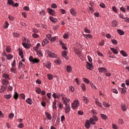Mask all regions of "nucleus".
<instances>
[{
    "label": "nucleus",
    "instance_id": "f257e3e1",
    "mask_svg": "<svg viewBox=\"0 0 129 129\" xmlns=\"http://www.w3.org/2000/svg\"><path fill=\"white\" fill-rule=\"evenodd\" d=\"M80 102L78 100H75L72 103L71 107L73 109H76V108H78V106H79V104Z\"/></svg>",
    "mask_w": 129,
    "mask_h": 129
},
{
    "label": "nucleus",
    "instance_id": "f03ea898",
    "mask_svg": "<svg viewBox=\"0 0 129 129\" xmlns=\"http://www.w3.org/2000/svg\"><path fill=\"white\" fill-rule=\"evenodd\" d=\"M89 120H90L91 124L94 125V124H96V122L98 121V118L95 115L91 117Z\"/></svg>",
    "mask_w": 129,
    "mask_h": 129
},
{
    "label": "nucleus",
    "instance_id": "7ed1b4c3",
    "mask_svg": "<svg viewBox=\"0 0 129 129\" xmlns=\"http://www.w3.org/2000/svg\"><path fill=\"white\" fill-rule=\"evenodd\" d=\"M29 61L31 62L32 64H35V63H39L40 59L38 58H34L32 56L29 57Z\"/></svg>",
    "mask_w": 129,
    "mask_h": 129
},
{
    "label": "nucleus",
    "instance_id": "20e7f679",
    "mask_svg": "<svg viewBox=\"0 0 129 129\" xmlns=\"http://www.w3.org/2000/svg\"><path fill=\"white\" fill-rule=\"evenodd\" d=\"M98 71L101 73H107V70L106 69V68L103 67L99 68Z\"/></svg>",
    "mask_w": 129,
    "mask_h": 129
},
{
    "label": "nucleus",
    "instance_id": "39448f33",
    "mask_svg": "<svg viewBox=\"0 0 129 129\" xmlns=\"http://www.w3.org/2000/svg\"><path fill=\"white\" fill-rule=\"evenodd\" d=\"M47 54L48 56L51 58H57V55L49 50L47 51Z\"/></svg>",
    "mask_w": 129,
    "mask_h": 129
},
{
    "label": "nucleus",
    "instance_id": "423d86ee",
    "mask_svg": "<svg viewBox=\"0 0 129 129\" xmlns=\"http://www.w3.org/2000/svg\"><path fill=\"white\" fill-rule=\"evenodd\" d=\"M70 110H71L70 105H66V107H65L66 113H69V112H70Z\"/></svg>",
    "mask_w": 129,
    "mask_h": 129
},
{
    "label": "nucleus",
    "instance_id": "0eeeda50",
    "mask_svg": "<svg viewBox=\"0 0 129 129\" xmlns=\"http://www.w3.org/2000/svg\"><path fill=\"white\" fill-rule=\"evenodd\" d=\"M68 54V52L66 50H63L62 52V56L63 57V58H65L66 60H68L69 58L68 56H67V54Z\"/></svg>",
    "mask_w": 129,
    "mask_h": 129
},
{
    "label": "nucleus",
    "instance_id": "6e6552de",
    "mask_svg": "<svg viewBox=\"0 0 129 129\" xmlns=\"http://www.w3.org/2000/svg\"><path fill=\"white\" fill-rule=\"evenodd\" d=\"M47 11H48V14H49V15H51V16L55 15V11H54V10L50 9V8H48Z\"/></svg>",
    "mask_w": 129,
    "mask_h": 129
},
{
    "label": "nucleus",
    "instance_id": "1a4fd4ad",
    "mask_svg": "<svg viewBox=\"0 0 129 129\" xmlns=\"http://www.w3.org/2000/svg\"><path fill=\"white\" fill-rule=\"evenodd\" d=\"M10 83L9 80H7L6 79H3L2 80V84L4 86H8V84Z\"/></svg>",
    "mask_w": 129,
    "mask_h": 129
},
{
    "label": "nucleus",
    "instance_id": "9d476101",
    "mask_svg": "<svg viewBox=\"0 0 129 129\" xmlns=\"http://www.w3.org/2000/svg\"><path fill=\"white\" fill-rule=\"evenodd\" d=\"M7 86L3 85L1 87V90H0V93H4L5 91L7 90L8 87Z\"/></svg>",
    "mask_w": 129,
    "mask_h": 129
},
{
    "label": "nucleus",
    "instance_id": "9b49d317",
    "mask_svg": "<svg viewBox=\"0 0 129 129\" xmlns=\"http://www.w3.org/2000/svg\"><path fill=\"white\" fill-rule=\"evenodd\" d=\"M82 99L85 104H88L89 103V99H88V98L87 97L83 96Z\"/></svg>",
    "mask_w": 129,
    "mask_h": 129
},
{
    "label": "nucleus",
    "instance_id": "f8f14e48",
    "mask_svg": "<svg viewBox=\"0 0 129 129\" xmlns=\"http://www.w3.org/2000/svg\"><path fill=\"white\" fill-rule=\"evenodd\" d=\"M63 100V102L65 105H69L68 103H69V102H70V99L68 98L67 97H65L64 100Z\"/></svg>",
    "mask_w": 129,
    "mask_h": 129
},
{
    "label": "nucleus",
    "instance_id": "ddd939ff",
    "mask_svg": "<svg viewBox=\"0 0 129 129\" xmlns=\"http://www.w3.org/2000/svg\"><path fill=\"white\" fill-rule=\"evenodd\" d=\"M45 114L47 119H49V120H51V119H52V115H51V114L49 113V112H45Z\"/></svg>",
    "mask_w": 129,
    "mask_h": 129
},
{
    "label": "nucleus",
    "instance_id": "4468645a",
    "mask_svg": "<svg viewBox=\"0 0 129 129\" xmlns=\"http://www.w3.org/2000/svg\"><path fill=\"white\" fill-rule=\"evenodd\" d=\"M112 27H116L118 26V22L117 20H113L112 22Z\"/></svg>",
    "mask_w": 129,
    "mask_h": 129
},
{
    "label": "nucleus",
    "instance_id": "2eb2a0df",
    "mask_svg": "<svg viewBox=\"0 0 129 129\" xmlns=\"http://www.w3.org/2000/svg\"><path fill=\"white\" fill-rule=\"evenodd\" d=\"M85 127L87 128H90V121L89 120H87L85 124Z\"/></svg>",
    "mask_w": 129,
    "mask_h": 129
},
{
    "label": "nucleus",
    "instance_id": "dca6fc26",
    "mask_svg": "<svg viewBox=\"0 0 129 129\" xmlns=\"http://www.w3.org/2000/svg\"><path fill=\"white\" fill-rule=\"evenodd\" d=\"M70 13L73 16H74L75 17L77 15V13H76V11H75V9H74V8H72L70 10Z\"/></svg>",
    "mask_w": 129,
    "mask_h": 129
},
{
    "label": "nucleus",
    "instance_id": "f3484780",
    "mask_svg": "<svg viewBox=\"0 0 129 129\" xmlns=\"http://www.w3.org/2000/svg\"><path fill=\"white\" fill-rule=\"evenodd\" d=\"M95 103L98 106H99L100 107H102V104L100 103V102H99V100L98 99H96Z\"/></svg>",
    "mask_w": 129,
    "mask_h": 129
},
{
    "label": "nucleus",
    "instance_id": "a211bd4d",
    "mask_svg": "<svg viewBox=\"0 0 129 129\" xmlns=\"http://www.w3.org/2000/svg\"><path fill=\"white\" fill-rule=\"evenodd\" d=\"M46 44H49V40H48V39L45 38L43 40L42 45L44 47V46H45L46 45Z\"/></svg>",
    "mask_w": 129,
    "mask_h": 129
},
{
    "label": "nucleus",
    "instance_id": "6ab92c4d",
    "mask_svg": "<svg viewBox=\"0 0 129 129\" xmlns=\"http://www.w3.org/2000/svg\"><path fill=\"white\" fill-rule=\"evenodd\" d=\"M121 109L123 111H126L127 108H126V106H125V104H121Z\"/></svg>",
    "mask_w": 129,
    "mask_h": 129
},
{
    "label": "nucleus",
    "instance_id": "aec40b11",
    "mask_svg": "<svg viewBox=\"0 0 129 129\" xmlns=\"http://www.w3.org/2000/svg\"><path fill=\"white\" fill-rule=\"evenodd\" d=\"M13 98H14V99H15V100H18V99H19V94L18 93V92H14Z\"/></svg>",
    "mask_w": 129,
    "mask_h": 129
},
{
    "label": "nucleus",
    "instance_id": "412c9836",
    "mask_svg": "<svg viewBox=\"0 0 129 129\" xmlns=\"http://www.w3.org/2000/svg\"><path fill=\"white\" fill-rule=\"evenodd\" d=\"M86 68L87 69H89V70H92V65L88 62H87Z\"/></svg>",
    "mask_w": 129,
    "mask_h": 129
},
{
    "label": "nucleus",
    "instance_id": "4be33fe9",
    "mask_svg": "<svg viewBox=\"0 0 129 129\" xmlns=\"http://www.w3.org/2000/svg\"><path fill=\"white\" fill-rule=\"evenodd\" d=\"M19 55L21 57L22 59H24V52H23V50L21 49V48H19Z\"/></svg>",
    "mask_w": 129,
    "mask_h": 129
},
{
    "label": "nucleus",
    "instance_id": "5701e85b",
    "mask_svg": "<svg viewBox=\"0 0 129 129\" xmlns=\"http://www.w3.org/2000/svg\"><path fill=\"white\" fill-rule=\"evenodd\" d=\"M3 77L5 78V79H7V80H11V78H10V75L8 74H4L3 75Z\"/></svg>",
    "mask_w": 129,
    "mask_h": 129
},
{
    "label": "nucleus",
    "instance_id": "b1692460",
    "mask_svg": "<svg viewBox=\"0 0 129 129\" xmlns=\"http://www.w3.org/2000/svg\"><path fill=\"white\" fill-rule=\"evenodd\" d=\"M26 102L30 105H32V104H33V100H32L30 98H27V99L26 100Z\"/></svg>",
    "mask_w": 129,
    "mask_h": 129
},
{
    "label": "nucleus",
    "instance_id": "393cba45",
    "mask_svg": "<svg viewBox=\"0 0 129 129\" xmlns=\"http://www.w3.org/2000/svg\"><path fill=\"white\" fill-rule=\"evenodd\" d=\"M22 45L24 47V48H26V49H28V48H29V40H27V43H22Z\"/></svg>",
    "mask_w": 129,
    "mask_h": 129
},
{
    "label": "nucleus",
    "instance_id": "a878e982",
    "mask_svg": "<svg viewBox=\"0 0 129 129\" xmlns=\"http://www.w3.org/2000/svg\"><path fill=\"white\" fill-rule=\"evenodd\" d=\"M117 32L120 36H123L124 35V32L120 29H118Z\"/></svg>",
    "mask_w": 129,
    "mask_h": 129
},
{
    "label": "nucleus",
    "instance_id": "bb28decb",
    "mask_svg": "<svg viewBox=\"0 0 129 129\" xmlns=\"http://www.w3.org/2000/svg\"><path fill=\"white\" fill-rule=\"evenodd\" d=\"M67 71L68 73H70L72 71V67L70 66H68L67 67Z\"/></svg>",
    "mask_w": 129,
    "mask_h": 129
},
{
    "label": "nucleus",
    "instance_id": "cd10ccee",
    "mask_svg": "<svg viewBox=\"0 0 129 129\" xmlns=\"http://www.w3.org/2000/svg\"><path fill=\"white\" fill-rule=\"evenodd\" d=\"M10 71L12 72V73H14V74H16V73H17V69L16 68H11Z\"/></svg>",
    "mask_w": 129,
    "mask_h": 129
},
{
    "label": "nucleus",
    "instance_id": "c85d7f7f",
    "mask_svg": "<svg viewBox=\"0 0 129 129\" xmlns=\"http://www.w3.org/2000/svg\"><path fill=\"white\" fill-rule=\"evenodd\" d=\"M25 67V64L23 63L22 61L19 62V68H21V69H23Z\"/></svg>",
    "mask_w": 129,
    "mask_h": 129
},
{
    "label": "nucleus",
    "instance_id": "c756f323",
    "mask_svg": "<svg viewBox=\"0 0 129 129\" xmlns=\"http://www.w3.org/2000/svg\"><path fill=\"white\" fill-rule=\"evenodd\" d=\"M56 103H57V100L54 99V101L53 102V108H55V109H57V106H56Z\"/></svg>",
    "mask_w": 129,
    "mask_h": 129
},
{
    "label": "nucleus",
    "instance_id": "7c9ffc66",
    "mask_svg": "<svg viewBox=\"0 0 129 129\" xmlns=\"http://www.w3.org/2000/svg\"><path fill=\"white\" fill-rule=\"evenodd\" d=\"M120 54H121L123 56V57H127V54L125 53V51H124L123 50H121L120 51Z\"/></svg>",
    "mask_w": 129,
    "mask_h": 129
},
{
    "label": "nucleus",
    "instance_id": "2f4dec72",
    "mask_svg": "<svg viewBox=\"0 0 129 129\" xmlns=\"http://www.w3.org/2000/svg\"><path fill=\"white\" fill-rule=\"evenodd\" d=\"M46 67L47 69H51V62L50 61H47L46 64Z\"/></svg>",
    "mask_w": 129,
    "mask_h": 129
},
{
    "label": "nucleus",
    "instance_id": "473e14b6",
    "mask_svg": "<svg viewBox=\"0 0 129 129\" xmlns=\"http://www.w3.org/2000/svg\"><path fill=\"white\" fill-rule=\"evenodd\" d=\"M103 104L105 107H110V105H109L106 101L104 102Z\"/></svg>",
    "mask_w": 129,
    "mask_h": 129
},
{
    "label": "nucleus",
    "instance_id": "72a5a7b5",
    "mask_svg": "<svg viewBox=\"0 0 129 129\" xmlns=\"http://www.w3.org/2000/svg\"><path fill=\"white\" fill-rule=\"evenodd\" d=\"M49 20L50 21H51V22H52V23H56V22H57V20H56V19H55V18H54L53 17H49Z\"/></svg>",
    "mask_w": 129,
    "mask_h": 129
},
{
    "label": "nucleus",
    "instance_id": "f704fd0d",
    "mask_svg": "<svg viewBox=\"0 0 129 129\" xmlns=\"http://www.w3.org/2000/svg\"><path fill=\"white\" fill-rule=\"evenodd\" d=\"M110 49L114 54H118V51L116 49H114V48H110Z\"/></svg>",
    "mask_w": 129,
    "mask_h": 129
},
{
    "label": "nucleus",
    "instance_id": "c9c22d12",
    "mask_svg": "<svg viewBox=\"0 0 129 129\" xmlns=\"http://www.w3.org/2000/svg\"><path fill=\"white\" fill-rule=\"evenodd\" d=\"M118 91H120L122 94L126 92V91L124 88H119Z\"/></svg>",
    "mask_w": 129,
    "mask_h": 129
},
{
    "label": "nucleus",
    "instance_id": "e433bc0d",
    "mask_svg": "<svg viewBox=\"0 0 129 129\" xmlns=\"http://www.w3.org/2000/svg\"><path fill=\"white\" fill-rule=\"evenodd\" d=\"M8 3L11 6H12L13 7L14 5H15V2H14L13 0H8Z\"/></svg>",
    "mask_w": 129,
    "mask_h": 129
},
{
    "label": "nucleus",
    "instance_id": "4c0bfd02",
    "mask_svg": "<svg viewBox=\"0 0 129 129\" xmlns=\"http://www.w3.org/2000/svg\"><path fill=\"white\" fill-rule=\"evenodd\" d=\"M9 26H10V24H9V22H8V21H6L5 23V25H4V29H8V28H9Z\"/></svg>",
    "mask_w": 129,
    "mask_h": 129
},
{
    "label": "nucleus",
    "instance_id": "58836bf2",
    "mask_svg": "<svg viewBox=\"0 0 129 129\" xmlns=\"http://www.w3.org/2000/svg\"><path fill=\"white\" fill-rule=\"evenodd\" d=\"M40 46H41V45L40 44V43H38V44L36 45V47H34L33 48V50H34V51H37V50H38V49H39V47H40Z\"/></svg>",
    "mask_w": 129,
    "mask_h": 129
},
{
    "label": "nucleus",
    "instance_id": "ea45409f",
    "mask_svg": "<svg viewBox=\"0 0 129 129\" xmlns=\"http://www.w3.org/2000/svg\"><path fill=\"white\" fill-rule=\"evenodd\" d=\"M4 97L6 98V99H10L11 97H12L11 94H7L4 95Z\"/></svg>",
    "mask_w": 129,
    "mask_h": 129
},
{
    "label": "nucleus",
    "instance_id": "a19ab883",
    "mask_svg": "<svg viewBox=\"0 0 129 129\" xmlns=\"http://www.w3.org/2000/svg\"><path fill=\"white\" fill-rule=\"evenodd\" d=\"M37 54L39 57H43V53H42V51H41V50H38L37 51Z\"/></svg>",
    "mask_w": 129,
    "mask_h": 129
},
{
    "label": "nucleus",
    "instance_id": "79ce46f5",
    "mask_svg": "<svg viewBox=\"0 0 129 129\" xmlns=\"http://www.w3.org/2000/svg\"><path fill=\"white\" fill-rule=\"evenodd\" d=\"M100 116L103 119H107V116L104 114H101Z\"/></svg>",
    "mask_w": 129,
    "mask_h": 129
},
{
    "label": "nucleus",
    "instance_id": "37998d69",
    "mask_svg": "<svg viewBox=\"0 0 129 129\" xmlns=\"http://www.w3.org/2000/svg\"><path fill=\"white\" fill-rule=\"evenodd\" d=\"M6 57H7L8 60H11L13 58V55L11 54H8Z\"/></svg>",
    "mask_w": 129,
    "mask_h": 129
},
{
    "label": "nucleus",
    "instance_id": "c03bdc74",
    "mask_svg": "<svg viewBox=\"0 0 129 129\" xmlns=\"http://www.w3.org/2000/svg\"><path fill=\"white\" fill-rule=\"evenodd\" d=\"M42 90L39 87H36V92L38 93V94H40L41 93Z\"/></svg>",
    "mask_w": 129,
    "mask_h": 129
},
{
    "label": "nucleus",
    "instance_id": "a18cd8bd",
    "mask_svg": "<svg viewBox=\"0 0 129 129\" xmlns=\"http://www.w3.org/2000/svg\"><path fill=\"white\" fill-rule=\"evenodd\" d=\"M63 39H64L65 40H67V39H68V38H69V34H67V33H65L63 35Z\"/></svg>",
    "mask_w": 129,
    "mask_h": 129
},
{
    "label": "nucleus",
    "instance_id": "49530a36",
    "mask_svg": "<svg viewBox=\"0 0 129 129\" xmlns=\"http://www.w3.org/2000/svg\"><path fill=\"white\" fill-rule=\"evenodd\" d=\"M22 39L23 43H28V41H29V40L27 39V38L25 37H22Z\"/></svg>",
    "mask_w": 129,
    "mask_h": 129
},
{
    "label": "nucleus",
    "instance_id": "de8ad7c7",
    "mask_svg": "<svg viewBox=\"0 0 129 129\" xmlns=\"http://www.w3.org/2000/svg\"><path fill=\"white\" fill-rule=\"evenodd\" d=\"M83 81L84 82H85V83H87V84H89V83H90V82L89 79L85 78L83 79Z\"/></svg>",
    "mask_w": 129,
    "mask_h": 129
},
{
    "label": "nucleus",
    "instance_id": "09e8293b",
    "mask_svg": "<svg viewBox=\"0 0 129 129\" xmlns=\"http://www.w3.org/2000/svg\"><path fill=\"white\" fill-rule=\"evenodd\" d=\"M55 64H56L57 65H60V64H61V63H62V61H61V60H56L54 61Z\"/></svg>",
    "mask_w": 129,
    "mask_h": 129
},
{
    "label": "nucleus",
    "instance_id": "8fccbe9b",
    "mask_svg": "<svg viewBox=\"0 0 129 129\" xmlns=\"http://www.w3.org/2000/svg\"><path fill=\"white\" fill-rule=\"evenodd\" d=\"M47 77L48 80H52V79H53V75H52L51 74L47 75Z\"/></svg>",
    "mask_w": 129,
    "mask_h": 129
},
{
    "label": "nucleus",
    "instance_id": "3c124183",
    "mask_svg": "<svg viewBox=\"0 0 129 129\" xmlns=\"http://www.w3.org/2000/svg\"><path fill=\"white\" fill-rule=\"evenodd\" d=\"M14 116H15V114H14L13 113H11L9 114V118H11V119L12 118H14Z\"/></svg>",
    "mask_w": 129,
    "mask_h": 129
},
{
    "label": "nucleus",
    "instance_id": "603ef678",
    "mask_svg": "<svg viewBox=\"0 0 129 129\" xmlns=\"http://www.w3.org/2000/svg\"><path fill=\"white\" fill-rule=\"evenodd\" d=\"M32 36L34 39H37V38H39V35L37 34V33H34L33 34H32Z\"/></svg>",
    "mask_w": 129,
    "mask_h": 129
},
{
    "label": "nucleus",
    "instance_id": "864d4df0",
    "mask_svg": "<svg viewBox=\"0 0 129 129\" xmlns=\"http://www.w3.org/2000/svg\"><path fill=\"white\" fill-rule=\"evenodd\" d=\"M6 51H7L8 53H11V47H10V46H7V47H6Z\"/></svg>",
    "mask_w": 129,
    "mask_h": 129
},
{
    "label": "nucleus",
    "instance_id": "5fc2aeb1",
    "mask_svg": "<svg viewBox=\"0 0 129 129\" xmlns=\"http://www.w3.org/2000/svg\"><path fill=\"white\" fill-rule=\"evenodd\" d=\"M8 18L9 19V20H10V21H14L15 20V17H14V16H12L11 15H9Z\"/></svg>",
    "mask_w": 129,
    "mask_h": 129
},
{
    "label": "nucleus",
    "instance_id": "6e6d98bb",
    "mask_svg": "<svg viewBox=\"0 0 129 129\" xmlns=\"http://www.w3.org/2000/svg\"><path fill=\"white\" fill-rule=\"evenodd\" d=\"M112 10L113 11V12H114V13H115L116 14L117 13V9H116V7L113 6L112 8Z\"/></svg>",
    "mask_w": 129,
    "mask_h": 129
},
{
    "label": "nucleus",
    "instance_id": "4d7b16f0",
    "mask_svg": "<svg viewBox=\"0 0 129 129\" xmlns=\"http://www.w3.org/2000/svg\"><path fill=\"white\" fill-rule=\"evenodd\" d=\"M13 37H20V34L17 32H14L13 33Z\"/></svg>",
    "mask_w": 129,
    "mask_h": 129
},
{
    "label": "nucleus",
    "instance_id": "13d9d810",
    "mask_svg": "<svg viewBox=\"0 0 129 129\" xmlns=\"http://www.w3.org/2000/svg\"><path fill=\"white\" fill-rule=\"evenodd\" d=\"M81 88L82 90H86V88L85 87V85L84 84H81Z\"/></svg>",
    "mask_w": 129,
    "mask_h": 129
},
{
    "label": "nucleus",
    "instance_id": "bf43d9fd",
    "mask_svg": "<svg viewBox=\"0 0 129 129\" xmlns=\"http://www.w3.org/2000/svg\"><path fill=\"white\" fill-rule=\"evenodd\" d=\"M17 63H16V60H14L13 63H12V68H16V65Z\"/></svg>",
    "mask_w": 129,
    "mask_h": 129
},
{
    "label": "nucleus",
    "instance_id": "052dcab7",
    "mask_svg": "<svg viewBox=\"0 0 129 129\" xmlns=\"http://www.w3.org/2000/svg\"><path fill=\"white\" fill-rule=\"evenodd\" d=\"M99 46H104V40H102L99 43Z\"/></svg>",
    "mask_w": 129,
    "mask_h": 129
},
{
    "label": "nucleus",
    "instance_id": "680f3d73",
    "mask_svg": "<svg viewBox=\"0 0 129 129\" xmlns=\"http://www.w3.org/2000/svg\"><path fill=\"white\" fill-rule=\"evenodd\" d=\"M69 91H71V92H74V87L73 86H70L69 87Z\"/></svg>",
    "mask_w": 129,
    "mask_h": 129
},
{
    "label": "nucleus",
    "instance_id": "e2e57ef3",
    "mask_svg": "<svg viewBox=\"0 0 129 129\" xmlns=\"http://www.w3.org/2000/svg\"><path fill=\"white\" fill-rule=\"evenodd\" d=\"M18 127L19 128H23V127H24V124H23V123H20L18 124Z\"/></svg>",
    "mask_w": 129,
    "mask_h": 129
},
{
    "label": "nucleus",
    "instance_id": "0e129e2a",
    "mask_svg": "<svg viewBox=\"0 0 129 129\" xmlns=\"http://www.w3.org/2000/svg\"><path fill=\"white\" fill-rule=\"evenodd\" d=\"M111 42L113 44V45L117 44V41L115 39H111Z\"/></svg>",
    "mask_w": 129,
    "mask_h": 129
},
{
    "label": "nucleus",
    "instance_id": "69168bd1",
    "mask_svg": "<svg viewBox=\"0 0 129 129\" xmlns=\"http://www.w3.org/2000/svg\"><path fill=\"white\" fill-rule=\"evenodd\" d=\"M51 8L52 9H56L57 8V5L55 4H52L51 5Z\"/></svg>",
    "mask_w": 129,
    "mask_h": 129
},
{
    "label": "nucleus",
    "instance_id": "338daca9",
    "mask_svg": "<svg viewBox=\"0 0 129 129\" xmlns=\"http://www.w3.org/2000/svg\"><path fill=\"white\" fill-rule=\"evenodd\" d=\"M40 16H44L46 14L45 11L43 10L42 11L39 13Z\"/></svg>",
    "mask_w": 129,
    "mask_h": 129
},
{
    "label": "nucleus",
    "instance_id": "774afa93",
    "mask_svg": "<svg viewBox=\"0 0 129 129\" xmlns=\"http://www.w3.org/2000/svg\"><path fill=\"white\" fill-rule=\"evenodd\" d=\"M112 128L113 129H118V127L115 124H112Z\"/></svg>",
    "mask_w": 129,
    "mask_h": 129
}]
</instances>
